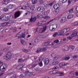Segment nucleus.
<instances>
[{
	"label": "nucleus",
	"instance_id": "obj_1",
	"mask_svg": "<svg viewBox=\"0 0 78 78\" xmlns=\"http://www.w3.org/2000/svg\"><path fill=\"white\" fill-rule=\"evenodd\" d=\"M47 30V26L46 25H43L41 28H37L36 30H35V33H36L37 31H39L41 33H44L45 31Z\"/></svg>",
	"mask_w": 78,
	"mask_h": 78
},
{
	"label": "nucleus",
	"instance_id": "obj_2",
	"mask_svg": "<svg viewBox=\"0 0 78 78\" xmlns=\"http://www.w3.org/2000/svg\"><path fill=\"white\" fill-rule=\"evenodd\" d=\"M70 30V28L63 29L59 30L58 31V36H63L64 34H66L68 31Z\"/></svg>",
	"mask_w": 78,
	"mask_h": 78
},
{
	"label": "nucleus",
	"instance_id": "obj_3",
	"mask_svg": "<svg viewBox=\"0 0 78 78\" xmlns=\"http://www.w3.org/2000/svg\"><path fill=\"white\" fill-rule=\"evenodd\" d=\"M78 33V32L77 31L74 32L71 35V37L69 36L67 37V39L70 40L71 39H72V37H73L76 36Z\"/></svg>",
	"mask_w": 78,
	"mask_h": 78
},
{
	"label": "nucleus",
	"instance_id": "obj_4",
	"mask_svg": "<svg viewBox=\"0 0 78 78\" xmlns=\"http://www.w3.org/2000/svg\"><path fill=\"white\" fill-rule=\"evenodd\" d=\"M53 74H56V73H58V74H60V76H63V75H64V73L63 72H60L56 70H53Z\"/></svg>",
	"mask_w": 78,
	"mask_h": 78
},
{
	"label": "nucleus",
	"instance_id": "obj_5",
	"mask_svg": "<svg viewBox=\"0 0 78 78\" xmlns=\"http://www.w3.org/2000/svg\"><path fill=\"white\" fill-rule=\"evenodd\" d=\"M51 57H53L54 58V61H55V60H57L59 58V56H55V53L52 54V55H51Z\"/></svg>",
	"mask_w": 78,
	"mask_h": 78
},
{
	"label": "nucleus",
	"instance_id": "obj_6",
	"mask_svg": "<svg viewBox=\"0 0 78 78\" xmlns=\"http://www.w3.org/2000/svg\"><path fill=\"white\" fill-rule=\"evenodd\" d=\"M68 64V63H66L65 62L61 63L59 64V66L60 67L61 69H63V66H66Z\"/></svg>",
	"mask_w": 78,
	"mask_h": 78
},
{
	"label": "nucleus",
	"instance_id": "obj_7",
	"mask_svg": "<svg viewBox=\"0 0 78 78\" xmlns=\"http://www.w3.org/2000/svg\"><path fill=\"white\" fill-rule=\"evenodd\" d=\"M43 59L42 57H40L39 58V62L38 63L39 66L40 67H42L43 66V64H42V60Z\"/></svg>",
	"mask_w": 78,
	"mask_h": 78
},
{
	"label": "nucleus",
	"instance_id": "obj_8",
	"mask_svg": "<svg viewBox=\"0 0 78 78\" xmlns=\"http://www.w3.org/2000/svg\"><path fill=\"white\" fill-rule=\"evenodd\" d=\"M45 10V9L43 7H39L37 8V10L40 12H44Z\"/></svg>",
	"mask_w": 78,
	"mask_h": 78
},
{
	"label": "nucleus",
	"instance_id": "obj_9",
	"mask_svg": "<svg viewBox=\"0 0 78 78\" xmlns=\"http://www.w3.org/2000/svg\"><path fill=\"white\" fill-rule=\"evenodd\" d=\"M47 49L45 48H39L37 49V53H38L39 51H45Z\"/></svg>",
	"mask_w": 78,
	"mask_h": 78
},
{
	"label": "nucleus",
	"instance_id": "obj_10",
	"mask_svg": "<svg viewBox=\"0 0 78 78\" xmlns=\"http://www.w3.org/2000/svg\"><path fill=\"white\" fill-rule=\"evenodd\" d=\"M59 8V4H55L53 6V8L55 9H58Z\"/></svg>",
	"mask_w": 78,
	"mask_h": 78
},
{
	"label": "nucleus",
	"instance_id": "obj_11",
	"mask_svg": "<svg viewBox=\"0 0 78 78\" xmlns=\"http://www.w3.org/2000/svg\"><path fill=\"white\" fill-rule=\"evenodd\" d=\"M2 21H6V20H9V19L6 16H3L2 18Z\"/></svg>",
	"mask_w": 78,
	"mask_h": 78
},
{
	"label": "nucleus",
	"instance_id": "obj_12",
	"mask_svg": "<svg viewBox=\"0 0 78 78\" xmlns=\"http://www.w3.org/2000/svg\"><path fill=\"white\" fill-rule=\"evenodd\" d=\"M36 8V5H30L29 7V9L30 10H32V11H34Z\"/></svg>",
	"mask_w": 78,
	"mask_h": 78
},
{
	"label": "nucleus",
	"instance_id": "obj_13",
	"mask_svg": "<svg viewBox=\"0 0 78 78\" xmlns=\"http://www.w3.org/2000/svg\"><path fill=\"white\" fill-rule=\"evenodd\" d=\"M67 19L66 17H63L60 20V22L61 23H64V22H66Z\"/></svg>",
	"mask_w": 78,
	"mask_h": 78
},
{
	"label": "nucleus",
	"instance_id": "obj_14",
	"mask_svg": "<svg viewBox=\"0 0 78 78\" xmlns=\"http://www.w3.org/2000/svg\"><path fill=\"white\" fill-rule=\"evenodd\" d=\"M20 13L19 11H18L16 12L15 14V18H17V17H18L20 16Z\"/></svg>",
	"mask_w": 78,
	"mask_h": 78
},
{
	"label": "nucleus",
	"instance_id": "obj_15",
	"mask_svg": "<svg viewBox=\"0 0 78 78\" xmlns=\"http://www.w3.org/2000/svg\"><path fill=\"white\" fill-rule=\"evenodd\" d=\"M49 59L48 58H45L44 60L45 65H47L49 63Z\"/></svg>",
	"mask_w": 78,
	"mask_h": 78
},
{
	"label": "nucleus",
	"instance_id": "obj_16",
	"mask_svg": "<svg viewBox=\"0 0 78 78\" xmlns=\"http://www.w3.org/2000/svg\"><path fill=\"white\" fill-rule=\"evenodd\" d=\"M44 22H45L44 21H41L38 23H37V26H42L44 25Z\"/></svg>",
	"mask_w": 78,
	"mask_h": 78
},
{
	"label": "nucleus",
	"instance_id": "obj_17",
	"mask_svg": "<svg viewBox=\"0 0 78 78\" xmlns=\"http://www.w3.org/2000/svg\"><path fill=\"white\" fill-rule=\"evenodd\" d=\"M10 54V53L7 54L5 56V59L6 60H8V59H9V58H11V55H9Z\"/></svg>",
	"mask_w": 78,
	"mask_h": 78
},
{
	"label": "nucleus",
	"instance_id": "obj_18",
	"mask_svg": "<svg viewBox=\"0 0 78 78\" xmlns=\"http://www.w3.org/2000/svg\"><path fill=\"white\" fill-rule=\"evenodd\" d=\"M25 64H23V65L22 64L21 65L18 66L17 67V69H21V70H22V68L23 67V66H25Z\"/></svg>",
	"mask_w": 78,
	"mask_h": 78
},
{
	"label": "nucleus",
	"instance_id": "obj_19",
	"mask_svg": "<svg viewBox=\"0 0 78 78\" xmlns=\"http://www.w3.org/2000/svg\"><path fill=\"white\" fill-rule=\"evenodd\" d=\"M36 20V17H35L33 18H31L30 19V21L31 22H35Z\"/></svg>",
	"mask_w": 78,
	"mask_h": 78
},
{
	"label": "nucleus",
	"instance_id": "obj_20",
	"mask_svg": "<svg viewBox=\"0 0 78 78\" xmlns=\"http://www.w3.org/2000/svg\"><path fill=\"white\" fill-rule=\"evenodd\" d=\"M25 74L26 76L27 75V76H31V73L29 72V71H27L25 72Z\"/></svg>",
	"mask_w": 78,
	"mask_h": 78
},
{
	"label": "nucleus",
	"instance_id": "obj_21",
	"mask_svg": "<svg viewBox=\"0 0 78 78\" xmlns=\"http://www.w3.org/2000/svg\"><path fill=\"white\" fill-rule=\"evenodd\" d=\"M52 27H53V30H55L56 29V28L58 27V25L56 24H52Z\"/></svg>",
	"mask_w": 78,
	"mask_h": 78
},
{
	"label": "nucleus",
	"instance_id": "obj_22",
	"mask_svg": "<svg viewBox=\"0 0 78 78\" xmlns=\"http://www.w3.org/2000/svg\"><path fill=\"white\" fill-rule=\"evenodd\" d=\"M40 41H41L40 39L38 37H37L36 39H35L34 40V42H35V43H38V42H39Z\"/></svg>",
	"mask_w": 78,
	"mask_h": 78
},
{
	"label": "nucleus",
	"instance_id": "obj_23",
	"mask_svg": "<svg viewBox=\"0 0 78 78\" xmlns=\"http://www.w3.org/2000/svg\"><path fill=\"white\" fill-rule=\"evenodd\" d=\"M73 15L70 14L68 16L67 18L68 19H70L72 18H73Z\"/></svg>",
	"mask_w": 78,
	"mask_h": 78
},
{
	"label": "nucleus",
	"instance_id": "obj_24",
	"mask_svg": "<svg viewBox=\"0 0 78 78\" xmlns=\"http://www.w3.org/2000/svg\"><path fill=\"white\" fill-rule=\"evenodd\" d=\"M69 48V47L67 46H63L62 48V49L63 50H68V49Z\"/></svg>",
	"mask_w": 78,
	"mask_h": 78
},
{
	"label": "nucleus",
	"instance_id": "obj_25",
	"mask_svg": "<svg viewBox=\"0 0 78 78\" xmlns=\"http://www.w3.org/2000/svg\"><path fill=\"white\" fill-rule=\"evenodd\" d=\"M8 8L9 9H12L14 8V5H8Z\"/></svg>",
	"mask_w": 78,
	"mask_h": 78
},
{
	"label": "nucleus",
	"instance_id": "obj_26",
	"mask_svg": "<svg viewBox=\"0 0 78 78\" xmlns=\"http://www.w3.org/2000/svg\"><path fill=\"white\" fill-rule=\"evenodd\" d=\"M21 33V32H20L18 34H17L16 36V37H19L18 38H21V37H22L20 34Z\"/></svg>",
	"mask_w": 78,
	"mask_h": 78
},
{
	"label": "nucleus",
	"instance_id": "obj_27",
	"mask_svg": "<svg viewBox=\"0 0 78 78\" xmlns=\"http://www.w3.org/2000/svg\"><path fill=\"white\" fill-rule=\"evenodd\" d=\"M21 41L22 44H23V45H27V42L25 41L22 40H21Z\"/></svg>",
	"mask_w": 78,
	"mask_h": 78
},
{
	"label": "nucleus",
	"instance_id": "obj_28",
	"mask_svg": "<svg viewBox=\"0 0 78 78\" xmlns=\"http://www.w3.org/2000/svg\"><path fill=\"white\" fill-rule=\"evenodd\" d=\"M20 34H22V35H21V36H22V37L23 38H24V37H25V35L24 34L25 33V31H22L21 32H20Z\"/></svg>",
	"mask_w": 78,
	"mask_h": 78
},
{
	"label": "nucleus",
	"instance_id": "obj_29",
	"mask_svg": "<svg viewBox=\"0 0 78 78\" xmlns=\"http://www.w3.org/2000/svg\"><path fill=\"white\" fill-rule=\"evenodd\" d=\"M37 2V0H32V3L33 5H35L36 4Z\"/></svg>",
	"mask_w": 78,
	"mask_h": 78
},
{
	"label": "nucleus",
	"instance_id": "obj_30",
	"mask_svg": "<svg viewBox=\"0 0 78 78\" xmlns=\"http://www.w3.org/2000/svg\"><path fill=\"white\" fill-rule=\"evenodd\" d=\"M43 18L44 19H45V20H48V19H50V17L46 16H45L43 17Z\"/></svg>",
	"mask_w": 78,
	"mask_h": 78
},
{
	"label": "nucleus",
	"instance_id": "obj_31",
	"mask_svg": "<svg viewBox=\"0 0 78 78\" xmlns=\"http://www.w3.org/2000/svg\"><path fill=\"white\" fill-rule=\"evenodd\" d=\"M70 59V57L68 56L66 57H64L62 58V60H69Z\"/></svg>",
	"mask_w": 78,
	"mask_h": 78
},
{
	"label": "nucleus",
	"instance_id": "obj_32",
	"mask_svg": "<svg viewBox=\"0 0 78 78\" xmlns=\"http://www.w3.org/2000/svg\"><path fill=\"white\" fill-rule=\"evenodd\" d=\"M37 17L38 19H40L42 18V17H43V16L41 14H39L37 15Z\"/></svg>",
	"mask_w": 78,
	"mask_h": 78
},
{
	"label": "nucleus",
	"instance_id": "obj_33",
	"mask_svg": "<svg viewBox=\"0 0 78 78\" xmlns=\"http://www.w3.org/2000/svg\"><path fill=\"white\" fill-rule=\"evenodd\" d=\"M8 23H4L2 24V27H5V26L7 25Z\"/></svg>",
	"mask_w": 78,
	"mask_h": 78
},
{
	"label": "nucleus",
	"instance_id": "obj_34",
	"mask_svg": "<svg viewBox=\"0 0 78 78\" xmlns=\"http://www.w3.org/2000/svg\"><path fill=\"white\" fill-rule=\"evenodd\" d=\"M53 5L52 3H51L49 4L48 5L47 4H46V5H45L46 7H47V6H48V7H50V6H52V5Z\"/></svg>",
	"mask_w": 78,
	"mask_h": 78
},
{
	"label": "nucleus",
	"instance_id": "obj_35",
	"mask_svg": "<svg viewBox=\"0 0 78 78\" xmlns=\"http://www.w3.org/2000/svg\"><path fill=\"white\" fill-rule=\"evenodd\" d=\"M53 26L52 25H51L49 27V29L51 31H54L53 30Z\"/></svg>",
	"mask_w": 78,
	"mask_h": 78
},
{
	"label": "nucleus",
	"instance_id": "obj_36",
	"mask_svg": "<svg viewBox=\"0 0 78 78\" xmlns=\"http://www.w3.org/2000/svg\"><path fill=\"white\" fill-rule=\"evenodd\" d=\"M58 35V32H55L53 34V37H56V36Z\"/></svg>",
	"mask_w": 78,
	"mask_h": 78
},
{
	"label": "nucleus",
	"instance_id": "obj_37",
	"mask_svg": "<svg viewBox=\"0 0 78 78\" xmlns=\"http://www.w3.org/2000/svg\"><path fill=\"white\" fill-rule=\"evenodd\" d=\"M55 20H56V19H54L48 22L47 23V24L48 25V24H49V23H50L51 22H53V21H55Z\"/></svg>",
	"mask_w": 78,
	"mask_h": 78
},
{
	"label": "nucleus",
	"instance_id": "obj_38",
	"mask_svg": "<svg viewBox=\"0 0 78 78\" xmlns=\"http://www.w3.org/2000/svg\"><path fill=\"white\" fill-rule=\"evenodd\" d=\"M72 25L73 26H78V23L77 22H76L74 23H73L72 24Z\"/></svg>",
	"mask_w": 78,
	"mask_h": 78
},
{
	"label": "nucleus",
	"instance_id": "obj_39",
	"mask_svg": "<svg viewBox=\"0 0 78 78\" xmlns=\"http://www.w3.org/2000/svg\"><path fill=\"white\" fill-rule=\"evenodd\" d=\"M59 10L58 9H56V10L54 12V13L55 14H57L59 12Z\"/></svg>",
	"mask_w": 78,
	"mask_h": 78
},
{
	"label": "nucleus",
	"instance_id": "obj_40",
	"mask_svg": "<svg viewBox=\"0 0 78 78\" xmlns=\"http://www.w3.org/2000/svg\"><path fill=\"white\" fill-rule=\"evenodd\" d=\"M26 76V75L25 74V73H23V74L21 75L20 76V78H23V76Z\"/></svg>",
	"mask_w": 78,
	"mask_h": 78
},
{
	"label": "nucleus",
	"instance_id": "obj_41",
	"mask_svg": "<svg viewBox=\"0 0 78 78\" xmlns=\"http://www.w3.org/2000/svg\"><path fill=\"white\" fill-rule=\"evenodd\" d=\"M58 63H59V62L58 61H56V62H53L52 64L54 65H56V64H58Z\"/></svg>",
	"mask_w": 78,
	"mask_h": 78
},
{
	"label": "nucleus",
	"instance_id": "obj_42",
	"mask_svg": "<svg viewBox=\"0 0 78 78\" xmlns=\"http://www.w3.org/2000/svg\"><path fill=\"white\" fill-rule=\"evenodd\" d=\"M2 3L4 5H7L8 3V2L6 1H4L2 2Z\"/></svg>",
	"mask_w": 78,
	"mask_h": 78
},
{
	"label": "nucleus",
	"instance_id": "obj_43",
	"mask_svg": "<svg viewBox=\"0 0 78 78\" xmlns=\"http://www.w3.org/2000/svg\"><path fill=\"white\" fill-rule=\"evenodd\" d=\"M69 13L70 12H73V8H72L69 10Z\"/></svg>",
	"mask_w": 78,
	"mask_h": 78
},
{
	"label": "nucleus",
	"instance_id": "obj_44",
	"mask_svg": "<svg viewBox=\"0 0 78 78\" xmlns=\"http://www.w3.org/2000/svg\"><path fill=\"white\" fill-rule=\"evenodd\" d=\"M26 60H23L22 58H20V59H19L18 60V62H23L24 61H25Z\"/></svg>",
	"mask_w": 78,
	"mask_h": 78
},
{
	"label": "nucleus",
	"instance_id": "obj_45",
	"mask_svg": "<svg viewBox=\"0 0 78 78\" xmlns=\"http://www.w3.org/2000/svg\"><path fill=\"white\" fill-rule=\"evenodd\" d=\"M2 51H8V48H4Z\"/></svg>",
	"mask_w": 78,
	"mask_h": 78
},
{
	"label": "nucleus",
	"instance_id": "obj_46",
	"mask_svg": "<svg viewBox=\"0 0 78 78\" xmlns=\"http://www.w3.org/2000/svg\"><path fill=\"white\" fill-rule=\"evenodd\" d=\"M3 10L5 12H7V11H8V8H5L3 9Z\"/></svg>",
	"mask_w": 78,
	"mask_h": 78
},
{
	"label": "nucleus",
	"instance_id": "obj_47",
	"mask_svg": "<svg viewBox=\"0 0 78 78\" xmlns=\"http://www.w3.org/2000/svg\"><path fill=\"white\" fill-rule=\"evenodd\" d=\"M27 7V6H23L22 8H21V9H26Z\"/></svg>",
	"mask_w": 78,
	"mask_h": 78
},
{
	"label": "nucleus",
	"instance_id": "obj_48",
	"mask_svg": "<svg viewBox=\"0 0 78 78\" xmlns=\"http://www.w3.org/2000/svg\"><path fill=\"white\" fill-rule=\"evenodd\" d=\"M54 43H56V44H57L59 42V40H56L54 41Z\"/></svg>",
	"mask_w": 78,
	"mask_h": 78
},
{
	"label": "nucleus",
	"instance_id": "obj_49",
	"mask_svg": "<svg viewBox=\"0 0 78 78\" xmlns=\"http://www.w3.org/2000/svg\"><path fill=\"white\" fill-rule=\"evenodd\" d=\"M38 2L41 3H44V1L42 0H38Z\"/></svg>",
	"mask_w": 78,
	"mask_h": 78
},
{
	"label": "nucleus",
	"instance_id": "obj_50",
	"mask_svg": "<svg viewBox=\"0 0 78 78\" xmlns=\"http://www.w3.org/2000/svg\"><path fill=\"white\" fill-rule=\"evenodd\" d=\"M17 78V76L16 75H14L12 76L11 78Z\"/></svg>",
	"mask_w": 78,
	"mask_h": 78
},
{
	"label": "nucleus",
	"instance_id": "obj_51",
	"mask_svg": "<svg viewBox=\"0 0 78 78\" xmlns=\"http://www.w3.org/2000/svg\"><path fill=\"white\" fill-rule=\"evenodd\" d=\"M16 29V27H12L11 28V29L12 30H15V29Z\"/></svg>",
	"mask_w": 78,
	"mask_h": 78
},
{
	"label": "nucleus",
	"instance_id": "obj_52",
	"mask_svg": "<svg viewBox=\"0 0 78 78\" xmlns=\"http://www.w3.org/2000/svg\"><path fill=\"white\" fill-rule=\"evenodd\" d=\"M73 1V0H69L68 2V4H70Z\"/></svg>",
	"mask_w": 78,
	"mask_h": 78
},
{
	"label": "nucleus",
	"instance_id": "obj_53",
	"mask_svg": "<svg viewBox=\"0 0 78 78\" xmlns=\"http://www.w3.org/2000/svg\"><path fill=\"white\" fill-rule=\"evenodd\" d=\"M23 51L24 52H25V53H28V50L26 49H23Z\"/></svg>",
	"mask_w": 78,
	"mask_h": 78
},
{
	"label": "nucleus",
	"instance_id": "obj_54",
	"mask_svg": "<svg viewBox=\"0 0 78 78\" xmlns=\"http://www.w3.org/2000/svg\"><path fill=\"white\" fill-rule=\"evenodd\" d=\"M26 6H27V7H29L30 8V4L27 3L26 5Z\"/></svg>",
	"mask_w": 78,
	"mask_h": 78
},
{
	"label": "nucleus",
	"instance_id": "obj_55",
	"mask_svg": "<svg viewBox=\"0 0 78 78\" xmlns=\"http://www.w3.org/2000/svg\"><path fill=\"white\" fill-rule=\"evenodd\" d=\"M50 13V11L47 10L46 12H45V13H46V14H48L49 13Z\"/></svg>",
	"mask_w": 78,
	"mask_h": 78
},
{
	"label": "nucleus",
	"instance_id": "obj_56",
	"mask_svg": "<svg viewBox=\"0 0 78 78\" xmlns=\"http://www.w3.org/2000/svg\"><path fill=\"white\" fill-rule=\"evenodd\" d=\"M30 12L29 11H27V12L25 14L26 15H27V14H30Z\"/></svg>",
	"mask_w": 78,
	"mask_h": 78
},
{
	"label": "nucleus",
	"instance_id": "obj_57",
	"mask_svg": "<svg viewBox=\"0 0 78 78\" xmlns=\"http://www.w3.org/2000/svg\"><path fill=\"white\" fill-rule=\"evenodd\" d=\"M12 44V43H8L7 44V45H11Z\"/></svg>",
	"mask_w": 78,
	"mask_h": 78
},
{
	"label": "nucleus",
	"instance_id": "obj_58",
	"mask_svg": "<svg viewBox=\"0 0 78 78\" xmlns=\"http://www.w3.org/2000/svg\"><path fill=\"white\" fill-rule=\"evenodd\" d=\"M50 74H53V71H50L49 72Z\"/></svg>",
	"mask_w": 78,
	"mask_h": 78
},
{
	"label": "nucleus",
	"instance_id": "obj_59",
	"mask_svg": "<svg viewBox=\"0 0 78 78\" xmlns=\"http://www.w3.org/2000/svg\"><path fill=\"white\" fill-rule=\"evenodd\" d=\"M54 69H59V67L58 66H56L55 68H54Z\"/></svg>",
	"mask_w": 78,
	"mask_h": 78
},
{
	"label": "nucleus",
	"instance_id": "obj_60",
	"mask_svg": "<svg viewBox=\"0 0 78 78\" xmlns=\"http://www.w3.org/2000/svg\"><path fill=\"white\" fill-rule=\"evenodd\" d=\"M67 0H62V3H65V2H66Z\"/></svg>",
	"mask_w": 78,
	"mask_h": 78
},
{
	"label": "nucleus",
	"instance_id": "obj_61",
	"mask_svg": "<svg viewBox=\"0 0 78 78\" xmlns=\"http://www.w3.org/2000/svg\"><path fill=\"white\" fill-rule=\"evenodd\" d=\"M75 10L76 11H78V6H77L75 8Z\"/></svg>",
	"mask_w": 78,
	"mask_h": 78
},
{
	"label": "nucleus",
	"instance_id": "obj_62",
	"mask_svg": "<svg viewBox=\"0 0 78 78\" xmlns=\"http://www.w3.org/2000/svg\"><path fill=\"white\" fill-rule=\"evenodd\" d=\"M74 48H75V47H74V46H72L71 47V50H73V49H74Z\"/></svg>",
	"mask_w": 78,
	"mask_h": 78
},
{
	"label": "nucleus",
	"instance_id": "obj_63",
	"mask_svg": "<svg viewBox=\"0 0 78 78\" xmlns=\"http://www.w3.org/2000/svg\"><path fill=\"white\" fill-rule=\"evenodd\" d=\"M75 13L76 14V16L78 17V11L76 12H75Z\"/></svg>",
	"mask_w": 78,
	"mask_h": 78
},
{
	"label": "nucleus",
	"instance_id": "obj_64",
	"mask_svg": "<svg viewBox=\"0 0 78 78\" xmlns=\"http://www.w3.org/2000/svg\"><path fill=\"white\" fill-rule=\"evenodd\" d=\"M73 58H78V56L77 55H75L73 56Z\"/></svg>",
	"mask_w": 78,
	"mask_h": 78
}]
</instances>
